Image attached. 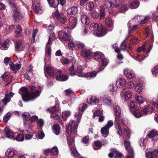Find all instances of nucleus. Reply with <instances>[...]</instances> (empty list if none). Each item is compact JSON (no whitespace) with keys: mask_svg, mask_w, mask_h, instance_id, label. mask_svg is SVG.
<instances>
[{"mask_svg":"<svg viewBox=\"0 0 158 158\" xmlns=\"http://www.w3.org/2000/svg\"><path fill=\"white\" fill-rule=\"evenodd\" d=\"M78 124L75 121H71L66 126L67 136V143L70 148L71 155L75 157H77L79 156V153L76 150L74 146L73 137L77 134V130Z\"/></svg>","mask_w":158,"mask_h":158,"instance_id":"obj_1","label":"nucleus"},{"mask_svg":"<svg viewBox=\"0 0 158 158\" xmlns=\"http://www.w3.org/2000/svg\"><path fill=\"white\" fill-rule=\"evenodd\" d=\"M89 30L94 35L99 37L104 36L107 32L106 29L101 24L97 23H92L89 27Z\"/></svg>","mask_w":158,"mask_h":158,"instance_id":"obj_2","label":"nucleus"},{"mask_svg":"<svg viewBox=\"0 0 158 158\" xmlns=\"http://www.w3.org/2000/svg\"><path fill=\"white\" fill-rule=\"evenodd\" d=\"M19 93L21 95L23 100L27 101L39 96L40 91L37 90L33 93L29 94L28 92L27 89L25 87H23L19 89Z\"/></svg>","mask_w":158,"mask_h":158,"instance_id":"obj_3","label":"nucleus"},{"mask_svg":"<svg viewBox=\"0 0 158 158\" xmlns=\"http://www.w3.org/2000/svg\"><path fill=\"white\" fill-rule=\"evenodd\" d=\"M16 51L18 52L21 51H27L29 47V45L26 43H22L20 41H17L15 44Z\"/></svg>","mask_w":158,"mask_h":158,"instance_id":"obj_4","label":"nucleus"},{"mask_svg":"<svg viewBox=\"0 0 158 158\" xmlns=\"http://www.w3.org/2000/svg\"><path fill=\"white\" fill-rule=\"evenodd\" d=\"M70 30V29L69 27H67L65 29L64 31H60L59 35L60 39L64 41L70 40L71 37L70 35L66 32V31L69 32Z\"/></svg>","mask_w":158,"mask_h":158,"instance_id":"obj_5","label":"nucleus"},{"mask_svg":"<svg viewBox=\"0 0 158 158\" xmlns=\"http://www.w3.org/2000/svg\"><path fill=\"white\" fill-rule=\"evenodd\" d=\"M69 71L70 74L73 76H75L76 74V73H77L79 74H80V76L82 75L83 74V69L82 66L79 64L77 65V69H75L74 68L73 65L69 68Z\"/></svg>","mask_w":158,"mask_h":158,"instance_id":"obj_6","label":"nucleus"},{"mask_svg":"<svg viewBox=\"0 0 158 158\" xmlns=\"http://www.w3.org/2000/svg\"><path fill=\"white\" fill-rule=\"evenodd\" d=\"M52 16L54 19H58L62 23L64 24L66 22V17L63 13H59L56 11L52 13Z\"/></svg>","mask_w":158,"mask_h":158,"instance_id":"obj_7","label":"nucleus"},{"mask_svg":"<svg viewBox=\"0 0 158 158\" xmlns=\"http://www.w3.org/2000/svg\"><path fill=\"white\" fill-rule=\"evenodd\" d=\"M124 146L125 149L129 154V155L127 156V158H134L133 150L131 146L130 141L128 140H124Z\"/></svg>","mask_w":158,"mask_h":158,"instance_id":"obj_8","label":"nucleus"},{"mask_svg":"<svg viewBox=\"0 0 158 158\" xmlns=\"http://www.w3.org/2000/svg\"><path fill=\"white\" fill-rule=\"evenodd\" d=\"M112 2L113 4L110 1H105L104 2L105 6L107 8L112 7L113 6L118 7L122 3L121 0H112Z\"/></svg>","mask_w":158,"mask_h":158,"instance_id":"obj_9","label":"nucleus"},{"mask_svg":"<svg viewBox=\"0 0 158 158\" xmlns=\"http://www.w3.org/2000/svg\"><path fill=\"white\" fill-rule=\"evenodd\" d=\"M113 125V121L112 120H109L107 124L101 129V132L102 134L106 135L104 137H106L108 134L109 129Z\"/></svg>","mask_w":158,"mask_h":158,"instance_id":"obj_10","label":"nucleus"},{"mask_svg":"<svg viewBox=\"0 0 158 158\" xmlns=\"http://www.w3.org/2000/svg\"><path fill=\"white\" fill-rule=\"evenodd\" d=\"M150 19L148 16H143L137 15L135 16L133 19V20L135 22H138L140 24L145 23Z\"/></svg>","mask_w":158,"mask_h":158,"instance_id":"obj_11","label":"nucleus"},{"mask_svg":"<svg viewBox=\"0 0 158 158\" xmlns=\"http://www.w3.org/2000/svg\"><path fill=\"white\" fill-rule=\"evenodd\" d=\"M123 73L124 76L128 79H131L133 78L135 74L134 71L131 69L126 68L123 69Z\"/></svg>","mask_w":158,"mask_h":158,"instance_id":"obj_12","label":"nucleus"},{"mask_svg":"<svg viewBox=\"0 0 158 158\" xmlns=\"http://www.w3.org/2000/svg\"><path fill=\"white\" fill-rule=\"evenodd\" d=\"M145 155L147 158H158V148L146 153Z\"/></svg>","mask_w":158,"mask_h":158,"instance_id":"obj_13","label":"nucleus"},{"mask_svg":"<svg viewBox=\"0 0 158 158\" xmlns=\"http://www.w3.org/2000/svg\"><path fill=\"white\" fill-rule=\"evenodd\" d=\"M32 6L33 10L36 13L41 12L40 5L39 2L35 0H32Z\"/></svg>","mask_w":158,"mask_h":158,"instance_id":"obj_14","label":"nucleus"},{"mask_svg":"<svg viewBox=\"0 0 158 158\" xmlns=\"http://www.w3.org/2000/svg\"><path fill=\"white\" fill-rule=\"evenodd\" d=\"M6 137L15 140V136H17V133H14L8 128H6L4 129Z\"/></svg>","mask_w":158,"mask_h":158,"instance_id":"obj_15","label":"nucleus"},{"mask_svg":"<svg viewBox=\"0 0 158 158\" xmlns=\"http://www.w3.org/2000/svg\"><path fill=\"white\" fill-rule=\"evenodd\" d=\"M120 95L122 98L127 100L131 97L132 94L131 92L127 89H123L121 92Z\"/></svg>","mask_w":158,"mask_h":158,"instance_id":"obj_16","label":"nucleus"},{"mask_svg":"<svg viewBox=\"0 0 158 158\" xmlns=\"http://www.w3.org/2000/svg\"><path fill=\"white\" fill-rule=\"evenodd\" d=\"M68 77L66 75H64L63 73L59 71L57 73L56 76V80L60 81H64L67 80L68 79Z\"/></svg>","mask_w":158,"mask_h":158,"instance_id":"obj_17","label":"nucleus"},{"mask_svg":"<svg viewBox=\"0 0 158 158\" xmlns=\"http://www.w3.org/2000/svg\"><path fill=\"white\" fill-rule=\"evenodd\" d=\"M148 135L152 140H158V132L155 130H153L148 132Z\"/></svg>","mask_w":158,"mask_h":158,"instance_id":"obj_18","label":"nucleus"},{"mask_svg":"<svg viewBox=\"0 0 158 158\" xmlns=\"http://www.w3.org/2000/svg\"><path fill=\"white\" fill-rule=\"evenodd\" d=\"M130 110L132 112L135 110H139L140 105L136 101H133L130 103Z\"/></svg>","mask_w":158,"mask_h":158,"instance_id":"obj_19","label":"nucleus"},{"mask_svg":"<svg viewBox=\"0 0 158 158\" xmlns=\"http://www.w3.org/2000/svg\"><path fill=\"white\" fill-rule=\"evenodd\" d=\"M81 55L82 56L88 59L92 58L93 55L92 52L89 50H82L81 51Z\"/></svg>","mask_w":158,"mask_h":158,"instance_id":"obj_20","label":"nucleus"},{"mask_svg":"<svg viewBox=\"0 0 158 158\" xmlns=\"http://www.w3.org/2000/svg\"><path fill=\"white\" fill-rule=\"evenodd\" d=\"M114 112L115 114V123H118V122L119 118L121 116V110L119 107L118 105L115 106L114 107Z\"/></svg>","mask_w":158,"mask_h":158,"instance_id":"obj_21","label":"nucleus"},{"mask_svg":"<svg viewBox=\"0 0 158 158\" xmlns=\"http://www.w3.org/2000/svg\"><path fill=\"white\" fill-rule=\"evenodd\" d=\"M17 153L16 150L13 149H7L5 155L8 158H12Z\"/></svg>","mask_w":158,"mask_h":158,"instance_id":"obj_22","label":"nucleus"},{"mask_svg":"<svg viewBox=\"0 0 158 158\" xmlns=\"http://www.w3.org/2000/svg\"><path fill=\"white\" fill-rule=\"evenodd\" d=\"M153 109L151 106H145L142 109V111L144 115H146L148 113H151L153 111Z\"/></svg>","mask_w":158,"mask_h":158,"instance_id":"obj_23","label":"nucleus"},{"mask_svg":"<svg viewBox=\"0 0 158 158\" xmlns=\"http://www.w3.org/2000/svg\"><path fill=\"white\" fill-rule=\"evenodd\" d=\"M58 72L56 69L50 66V78H56Z\"/></svg>","mask_w":158,"mask_h":158,"instance_id":"obj_24","label":"nucleus"},{"mask_svg":"<svg viewBox=\"0 0 158 158\" xmlns=\"http://www.w3.org/2000/svg\"><path fill=\"white\" fill-rule=\"evenodd\" d=\"M126 81L123 78H120L118 79L116 81V84L117 87L119 88H122L126 85Z\"/></svg>","mask_w":158,"mask_h":158,"instance_id":"obj_25","label":"nucleus"},{"mask_svg":"<svg viewBox=\"0 0 158 158\" xmlns=\"http://www.w3.org/2000/svg\"><path fill=\"white\" fill-rule=\"evenodd\" d=\"M77 8L76 6H73L69 8L67 10V13L70 15H76L77 13Z\"/></svg>","mask_w":158,"mask_h":158,"instance_id":"obj_26","label":"nucleus"},{"mask_svg":"<svg viewBox=\"0 0 158 158\" xmlns=\"http://www.w3.org/2000/svg\"><path fill=\"white\" fill-rule=\"evenodd\" d=\"M52 130L53 133L56 135H58L60 133V127L58 124L54 123L52 126Z\"/></svg>","mask_w":158,"mask_h":158,"instance_id":"obj_27","label":"nucleus"},{"mask_svg":"<svg viewBox=\"0 0 158 158\" xmlns=\"http://www.w3.org/2000/svg\"><path fill=\"white\" fill-rule=\"evenodd\" d=\"M77 23V19L75 18L72 17L69 19V25L71 28L73 29L76 26Z\"/></svg>","mask_w":158,"mask_h":158,"instance_id":"obj_28","label":"nucleus"},{"mask_svg":"<svg viewBox=\"0 0 158 158\" xmlns=\"http://www.w3.org/2000/svg\"><path fill=\"white\" fill-rule=\"evenodd\" d=\"M145 33L146 35V36H149L151 35L150 39L151 42L152 43L154 41V37L152 33L150 31L149 27H146L145 29Z\"/></svg>","mask_w":158,"mask_h":158,"instance_id":"obj_29","label":"nucleus"},{"mask_svg":"<svg viewBox=\"0 0 158 158\" xmlns=\"http://www.w3.org/2000/svg\"><path fill=\"white\" fill-rule=\"evenodd\" d=\"M24 16V15L22 14L20 11L18 10L15 11L13 17L16 20H19L22 19Z\"/></svg>","mask_w":158,"mask_h":158,"instance_id":"obj_30","label":"nucleus"},{"mask_svg":"<svg viewBox=\"0 0 158 158\" xmlns=\"http://www.w3.org/2000/svg\"><path fill=\"white\" fill-rule=\"evenodd\" d=\"M139 3L138 0H133L131 2L128 4L129 7L131 9H135L139 6Z\"/></svg>","mask_w":158,"mask_h":158,"instance_id":"obj_31","label":"nucleus"},{"mask_svg":"<svg viewBox=\"0 0 158 158\" xmlns=\"http://www.w3.org/2000/svg\"><path fill=\"white\" fill-rule=\"evenodd\" d=\"M104 68H100V71H102L103 70ZM99 71L96 72L95 71H94L93 72H90L89 73H88L86 74V76L87 77H89L90 78H94L97 75V73Z\"/></svg>","mask_w":158,"mask_h":158,"instance_id":"obj_32","label":"nucleus"},{"mask_svg":"<svg viewBox=\"0 0 158 158\" xmlns=\"http://www.w3.org/2000/svg\"><path fill=\"white\" fill-rule=\"evenodd\" d=\"M10 67L13 70L19 69L21 67V64H16L14 65V63L10 62L9 64Z\"/></svg>","mask_w":158,"mask_h":158,"instance_id":"obj_33","label":"nucleus"},{"mask_svg":"<svg viewBox=\"0 0 158 158\" xmlns=\"http://www.w3.org/2000/svg\"><path fill=\"white\" fill-rule=\"evenodd\" d=\"M71 114V112L70 111H66L63 112L62 114L63 120L65 121Z\"/></svg>","mask_w":158,"mask_h":158,"instance_id":"obj_34","label":"nucleus"},{"mask_svg":"<svg viewBox=\"0 0 158 158\" xmlns=\"http://www.w3.org/2000/svg\"><path fill=\"white\" fill-rule=\"evenodd\" d=\"M81 21L83 23L86 25L89 23V19L85 15H82L81 16Z\"/></svg>","mask_w":158,"mask_h":158,"instance_id":"obj_35","label":"nucleus"},{"mask_svg":"<svg viewBox=\"0 0 158 158\" xmlns=\"http://www.w3.org/2000/svg\"><path fill=\"white\" fill-rule=\"evenodd\" d=\"M143 89L142 84L140 83H139L136 85L135 89L137 92L139 93H141Z\"/></svg>","mask_w":158,"mask_h":158,"instance_id":"obj_36","label":"nucleus"},{"mask_svg":"<svg viewBox=\"0 0 158 158\" xmlns=\"http://www.w3.org/2000/svg\"><path fill=\"white\" fill-rule=\"evenodd\" d=\"M128 10V8L126 4L122 5L119 8V11L121 13H124Z\"/></svg>","mask_w":158,"mask_h":158,"instance_id":"obj_37","label":"nucleus"},{"mask_svg":"<svg viewBox=\"0 0 158 158\" xmlns=\"http://www.w3.org/2000/svg\"><path fill=\"white\" fill-rule=\"evenodd\" d=\"M132 112L134 116L137 118H140L144 115L143 113L141 112L139 110H135Z\"/></svg>","mask_w":158,"mask_h":158,"instance_id":"obj_38","label":"nucleus"},{"mask_svg":"<svg viewBox=\"0 0 158 158\" xmlns=\"http://www.w3.org/2000/svg\"><path fill=\"white\" fill-rule=\"evenodd\" d=\"M108 88L110 91L114 92L117 90V86H115V84L111 83L109 84Z\"/></svg>","mask_w":158,"mask_h":158,"instance_id":"obj_39","label":"nucleus"},{"mask_svg":"<svg viewBox=\"0 0 158 158\" xmlns=\"http://www.w3.org/2000/svg\"><path fill=\"white\" fill-rule=\"evenodd\" d=\"M123 133L127 136V139L130 138L131 131L129 128H124Z\"/></svg>","mask_w":158,"mask_h":158,"instance_id":"obj_40","label":"nucleus"},{"mask_svg":"<svg viewBox=\"0 0 158 158\" xmlns=\"http://www.w3.org/2000/svg\"><path fill=\"white\" fill-rule=\"evenodd\" d=\"M117 124L115 125V128L117 130V134L119 135H121L122 134L123 131L120 126L119 124V121L118 123H116Z\"/></svg>","mask_w":158,"mask_h":158,"instance_id":"obj_41","label":"nucleus"},{"mask_svg":"<svg viewBox=\"0 0 158 158\" xmlns=\"http://www.w3.org/2000/svg\"><path fill=\"white\" fill-rule=\"evenodd\" d=\"M58 149L57 147L56 146H54L50 150V153L52 155H56L58 154Z\"/></svg>","mask_w":158,"mask_h":158,"instance_id":"obj_42","label":"nucleus"},{"mask_svg":"<svg viewBox=\"0 0 158 158\" xmlns=\"http://www.w3.org/2000/svg\"><path fill=\"white\" fill-rule=\"evenodd\" d=\"M144 58L140 53L135 54L134 56V59L139 61H141Z\"/></svg>","mask_w":158,"mask_h":158,"instance_id":"obj_43","label":"nucleus"},{"mask_svg":"<svg viewBox=\"0 0 158 158\" xmlns=\"http://www.w3.org/2000/svg\"><path fill=\"white\" fill-rule=\"evenodd\" d=\"M135 99L139 103H143L144 102L143 98L141 96H139L137 94L135 95Z\"/></svg>","mask_w":158,"mask_h":158,"instance_id":"obj_44","label":"nucleus"},{"mask_svg":"<svg viewBox=\"0 0 158 158\" xmlns=\"http://www.w3.org/2000/svg\"><path fill=\"white\" fill-rule=\"evenodd\" d=\"M60 110L59 105L58 104H55V105L53 106L50 110L51 112H58Z\"/></svg>","mask_w":158,"mask_h":158,"instance_id":"obj_45","label":"nucleus"},{"mask_svg":"<svg viewBox=\"0 0 158 158\" xmlns=\"http://www.w3.org/2000/svg\"><path fill=\"white\" fill-rule=\"evenodd\" d=\"M105 22L106 24L109 27H111L113 24V22L110 18H108L106 19Z\"/></svg>","mask_w":158,"mask_h":158,"instance_id":"obj_46","label":"nucleus"},{"mask_svg":"<svg viewBox=\"0 0 158 158\" xmlns=\"http://www.w3.org/2000/svg\"><path fill=\"white\" fill-rule=\"evenodd\" d=\"M10 100V98L8 94L5 95L4 98L2 100V102L5 105H6L7 103L9 102Z\"/></svg>","mask_w":158,"mask_h":158,"instance_id":"obj_47","label":"nucleus"},{"mask_svg":"<svg viewBox=\"0 0 158 158\" xmlns=\"http://www.w3.org/2000/svg\"><path fill=\"white\" fill-rule=\"evenodd\" d=\"M152 18L155 21H156L158 20V10H157L152 13Z\"/></svg>","mask_w":158,"mask_h":158,"instance_id":"obj_48","label":"nucleus"},{"mask_svg":"<svg viewBox=\"0 0 158 158\" xmlns=\"http://www.w3.org/2000/svg\"><path fill=\"white\" fill-rule=\"evenodd\" d=\"M100 13V19H103L105 16V9L103 7V6L100 7V9L99 10Z\"/></svg>","mask_w":158,"mask_h":158,"instance_id":"obj_49","label":"nucleus"},{"mask_svg":"<svg viewBox=\"0 0 158 158\" xmlns=\"http://www.w3.org/2000/svg\"><path fill=\"white\" fill-rule=\"evenodd\" d=\"M17 136H15V139L18 141H23L24 139V136L22 134H19L18 135L17 133Z\"/></svg>","mask_w":158,"mask_h":158,"instance_id":"obj_50","label":"nucleus"},{"mask_svg":"<svg viewBox=\"0 0 158 158\" xmlns=\"http://www.w3.org/2000/svg\"><path fill=\"white\" fill-rule=\"evenodd\" d=\"M22 116L24 120H26L27 121L29 120L30 116L29 113L27 112H24L22 114Z\"/></svg>","mask_w":158,"mask_h":158,"instance_id":"obj_51","label":"nucleus"},{"mask_svg":"<svg viewBox=\"0 0 158 158\" xmlns=\"http://www.w3.org/2000/svg\"><path fill=\"white\" fill-rule=\"evenodd\" d=\"M0 47L2 50L6 49L8 47V42L7 41H5L3 43L0 44Z\"/></svg>","mask_w":158,"mask_h":158,"instance_id":"obj_52","label":"nucleus"},{"mask_svg":"<svg viewBox=\"0 0 158 158\" xmlns=\"http://www.w3.org/2000/svg\"><path fill=\"white\" fill-rule=\"evenodd\" d=\"M103 55L100 52H96L94 53V58L95 60L99 59L102 57Z\"/></svg>","mask_w":158,"mask_h":158,"instance_id":"obj_53","label":"nucleus"},{"mask_svg":"<svg viewBox=\"0 0 158 158\" xmlns=\"http://www.w3.org/2000/svg\"><path fill=\"white\" fill-rule=\"evenodd\" d=\"M44 73L45 76L48 78L49 76V67L48 66H45L44 67Z\"/></svg>","mask_w":158,"mask_h":158,"instance_id":"obj_54","label":"nucleus"},{"mask_svg":"<svg viewBox=\"0 0 158 158\" xmlns=\"http://www.w3.org/2000/svg\"><path fill=\"white\" fill-rule=\"evenodd\" d=\"M45 136V134L43 131H39L36 135V137L40 139H43Z\"/></svg>","mask_w":158,"mask_h":158,"instance_id":"obj_55","label":"nucleus"},{"mask_svg":"<svg viewBox=\"0 0 158 158\" xmlns=\"http://www.w3.org/2000/svg\"><path fill=\"white\" fill-rule=\"evenodd\" d=\"M94 4L93 2H90L87 4L86 6V9L89 10H92L94 8Z\"/></svg>","mask_w":158,"mask_h":158,"instance_id":"obj_56","label":"nucleus"},{"mask_svg":"<svg viewBox=\"0 0 158 158\" xmlns=\"http://www.w3.org/2000/svg\"><path fill=\"white\" fill-rule=\"evenodd\" d=\"M76 46L79 49H83L85 48V44L80 42H77L76 43Z\"/></svg>","mask_w":158,"mask_h":158,"instance_id":"obj_57","label":"nucleus"},{"mask_svg":"<svg viewBox=\"0 0 158 158\" xmlns=\"http://www.w3.org/2000/svg\"><path fill=\"white\" fill-rule=\"evenodd\" d=\"M87 107L86 104L84 103H82L79 106V109L81 111H83Z\"/></svg>","mask_w":158,"mask_h":158,"instance_id":"obj_58","label":"nucleus"},{"mask_svg":"<svg viewBox=\"0 0 158 158\" xmlns=\"http://www.w3.org/2000/svg\"><path fill=\"white\" fill-rule=\"evenodd\" d=\"M128 25L129 30L131 31L135 30L137 28L138 26L137 25H134L131 26V23L129 22L128 23Z\"/></svg>","mask_w":158,"mask_h":158,"instance_id":"obj_59","label":"nucleus"},{"mask_svg":"<svg viewBox=\"0 0 158 158\" xmlns=\"http://www.w3.org/2000/svg\"><path fill=\"white\" fill-rule=\"evenodd\" d=\"M90 15L92 17L95 19H96L99 17V14L96 11H93L91 12Z\"/></svg>","mask_w":158,"mask_h":158,"instance_id":"obj_60","label":"nucleus"},{"mask_svg":"<svg viewBox=\"0 0 158 158\" xmlns=\"http://www.w3.org/2000/svg\"><path fill=\"white\" fill-rule=\"evenodd\" d=\"M82 113L78 112L76 113L75 116V118L77 119V122L79 123L81 117L82 116Z\"/></svg>","mask_w":158,"mask_h":158,"instance_id":"obj_61","label":"nucleus"},{"mask_svg":"<svg viewBox=\"0 0 158 158\" xmlns=\"http://www.w3.org/2000/svg\"><path fill=\"white\" fill-rule=\"evenodd\" d=\"M147 44V43H145L144 44L142 45L141 47H140L138 48L137 51L139 53L141 52H144L145 50V46Z\"/></svg>","mask_w":158,"mask_h":158,"instance_id":"obj_62","label":"nucleus"},{"mask_svg":"<svg viewBox=\"0 0 158 158\" xmlns=\"http://www.w3.org/2000/svg\"><path fill=\"white\" fill-rule=\"evenodd\" d=\"M114 158H121L122 154L116 149L114 150Z\"/></svg>","mask_w":158,"mask_h":158,"instance_id":"obj_63","label":"nucleus"},{"mask_svg":"<svg viewBox=\"0 0 158 158\" xmlns=\"http://www.w3.org/2000/svg\"><path fill=\"white\" fill-rule=\"evenodd\" d=\"M152 74L153 76H156L158 73V66L156 65L151 70Z\"/></svg>","mask_w":158,"mask_h":158,"instance_id":"obj_64","label":"nucleus"}]
</instances>
